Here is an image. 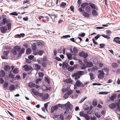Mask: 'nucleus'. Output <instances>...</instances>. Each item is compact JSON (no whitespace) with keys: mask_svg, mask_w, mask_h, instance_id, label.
<instances>
[{"mask_svg":"<svg viewBox=\"0 0 120 120\" xmlns=\"http://www.w3.org/2000/svg\"><path fill=\"white\" fill-rule=\"evenodd\" d=\"M58 107L57 105L52 106L51 108L50 112L52 113L53 112L55 111L57 109Z\"/></svg>","mask_w":120,"mask_h":120,"instance_id":"4","label":"nucleus"},{"mask_svg":"<svg viewBox=\"0 0 120 120\" xmlns=\"http://www.w3.org/2000/svg\"><path fill=\"white\" fill-rule=\"evenodd\" d=\"M31 52V50L30 48H28L26 50V53L27 54H30Z\"/></svg>","mask_w":120,"mask_h":120,"instance_id":"23","label":"nucleus"},{"mask_svg":"<svg viewBox=\"0 0 120 120\" xmlns=\"http://www.w3.org/2000/svg\"><path fill=\"white\" fill-rule=\"evenodd\" d=\"M45 80L46 82H47L48 83H49L50 82L49 80V78L47 77H45Z\"/></svg>","mask_w":120,"mask_h":120,"instance_id":"47","label":"nucleus"},{"mask_svg":"<svg viewBox=\"0 0 120 120\" xmlns=\"http://www.w3.org/2000/svg\"><path fill=\"white\" fill-rule=\"evenodd\" d=\"M0 25L1 26L5 25V24L7 23L8 22V21L7 20L6 18H3L0 21Z\"/></svg>","mask_w":120,"mask_h":120,"instance_id":"3","label":"nucleus"},{"mask_svg":"<svg viewBox=\"0 0 120 120\" xmlns=\"http://www.w3.org/2000/svg\"><path fill=\"white\" fill-rule=\"evenodd\" d=\"M9 52L8 51H4L3 52V54L4 56L5 57H7Z\"/></svg>","mask_w":120,"mask_h":120,"instance_id":"34","label":"nucleus"},{"mask_svg":"<svg viewBox=\"0 0 120 120\" xmlns=\"http://www.w3.org/2000/svg\"><path fill=\"white\" fill-rule=\"evenodd\" d=\"M83 15L86 17H88L90 16V14L86 12H84L83 13Z\"/></svg>","mask_w":120,"mask_h":120,"instance_id":"25","label":"nucleus"},{"mask_svg":"<svg viewBox=\"0 0 120 120\" xmlns=\"http://www.w3.org/2000/svg\"><path fill=\"white\" fill-rule=\"evenodd\" d=\"M90 79L91 80H93L94 79V75L93 73H91L90 74Z\"/></svg>","mask_w":120,"mask_h":120,"instance_id":"42","label":"nucleus"},{"mask_svg":"<svg viewBox=\"0 0 120 120\" xmlns=\"http://www.w3.org/2000/svg\"><path fill=\"white\" fill-rule=\"evenodd\" d=\"M1 32L2 33H5L7 30V28L5 26L1 27L0 28Z\"/></svg>","mask_w":120,"mask_h":120,"instance_id":"9","label":"nucleus"},{"mask_svg":"<svg viewBox=\"0 0 120 120\" xmlns=\"http://www.w3.org/2000/svg\"><path fill=\"white\" fill-rule=\"evenodd\" d=\"M93 64L92 62H87L86 64V66L88 67H90L93 66Z\"/></svg>","mask_w":120,"mask_h":120,"instance_id":"20","label":"nucleus"},{"mask_svg":"<svg viewBox=\"0 0 120 120\" xmlns=\"http://www.w3.org/2000/svg\"><path fill=\"white\" fill-rule=\"evenodd\" d=\"M101 36H102L103 37L105 38H107V39H110V37L109 36H108L106 35H101Z\"/></svg>","mask_w":120,"mask_h":120,"instance_id":"53","label":"nucleus"},{"mask_svg":"<svg viewBox=\"0 0 120 120\" xmlns=\"http://www.w3.org/2000/svg\"><path fill=\"white\" fill-rule=\"evenodd\" d=\"M67 55L68 59L71 60L72 59V55L71 53H67Z\"/></svg>","mask_w":120,"mask_h":120,"instance_id":"24","label":"nucleus"},{"mask_svg":"<svg viewBox=\"0 0 120 120\" xmlns=\"http://www.w3.org/2000/svg\"><path fill=\"white\" fill-rule=\"evenodd\" d=\"M44 17L43 16H39V19L41 21H43L44 20Z\"/></svg>","mask_w":120,"mask_h":120,"instance_id":"49","label":"nucleus"},{"mask_svg":"<svg viewBox=\"0 0 120 120\" xmlns=\"http://www.w3.org/2000/svg\"><path fill=\"white\" fill-rule=\"evenodd\" d=\"M41 79L40 78H38L36 81V84H38L41 81Z\"/></svg>","mask_w":120,"mask_h":120,"instance_id":"45","label":"nucleus"},{"mask_svg":"<svg viewBox=\"0 0 120 120\" xmlns=\"http://www.w3.org/2000/svg\"><path fill=\"white\" fill-rule=\"evenodd\" d=\"M85 9L86 11L88 13L90 12L91 11V8L89 6L86 7Z\"/></svg>","mask_w":120,"mask_h":120,"instance_id":"16","label":"nucleus"},{"mask_svg":"<svg viewBox=\"0 0 120 120\" xmlns=\"http://www.w3.org/2000/svg\"><path fill=\"white\" fill-rule=\"evenodd\" d=\"M85 35V34L84 33H82L81 34H79V36H80L82 37H84Z\"/></svg>","mask_w":120,"mask_h":120,"instance_id":"59","label":"nucleus"},{"mask_svg":"<svg viewBox=\"0 0 120 120\" xmlns=\"http://www.w3.org/2000/svg\"><path fill=\"white\" fill-rule=\"evenodd\" d=\"M48 15L51 17L53 20V19H55V18H56L57 17V15L53 14V15H52L50 14H49Z\"/></svg>","mask_w":120,"mask_h":120,"instance_id":"15","label":"nucleus"},{"mask_svg":"<svg viewBox=\"0 0 120 120\" xmlns=\"http://www.w3.org/2000/svg\"><path fill=\"white\" fill-rule=\"evenodd\" d=\"M49 97V95L48 93H46L43 95L42 97V99L43 100H46Z\"/></svg>","mask_w":120,"mask_h":120,"instance_id":"11","label":"nucleus"},{"mask_svg":"<svg viewBox=\"0 0 120 120\" xmlns=\"http://www.w3.org/2000/svg\"><path fill=\"white\" fill-rule=\"evenodd\" d=\"M39 77H42L44 75L43 73L42 72H39Z\"/></svg>","mask_w":120,"mask_h":120,"instance_id":"48","label":"nucleus"},{"mask_svg":"<svg viewBox=\"0 0 120 120\" xmlns=\"http://www.w3.org/2000/svg\"><path fill=\"white\" fill-rule=\"evenodd\" d=\"M92 13L94 16L98 14V13L97 11L94 9L93 10Z\"/></svg>","mask_w":120,"mask_h":120,"instance_id":"31","label":"nucleus"},{"mask_svg":"<svg viewBox=\"0 0 120 120\" xmlns=\"http://www.w3.org/2000/svg\"><path fill=\"white\" fill-rule=\"evenodd\" d=\"M120 40V38L119 37H117L114 38L113 41L115 42L116 43L118 44L119 40Z\"/></svg>","mask_w":120,"mask_h":120,"instance_id":"18","label":"nucleus"},{"mask_svg":"<svg viewBox=\"0 0 120 120\" xmlns=\"http://www.w3.org/2000/svg\"><path fill=\"white\" fill-rule=\"evenodd\" d=\"M73 93V91L72 90L68 91L67 92V94L68 95H70Z\"/></svg>","mask_w":120,"mask_h":120,"instance_id":"56","label":"nucleus"},{"mask_svg":"<svg viewBox=\"0 0 120 120\" xmlns=\"http://www.w3.org/2000/svg\"><path fill=\"white\" fill-rule=\"evenodd\" d=\"M43 93H38V96L40 97L42 99V97H43Z\"/></svg>","mask_w":120,"mask_h":120,"instance_id":"60","label":"nucleus"},{"mask_svg":"<svg viewBox=\"0 0 120 120\" xmlns=\"http://www.w3.org/2000/svg\"><path fill=\"white\" fill-rule=\"evenodd\" d=\"M112 67L114 69H115L118 67V65L116 63H113L111 64Z\"/></svg>","mask_w":120,"mask_h":120,"instance_id":"17","label":"nucleus"},{"mask_svg":"<svg viewBox=\"0 0 120 120\" xmlns=\"http://www.w3.org/2000/svg\"><path fill=\"white\" fill-rule=\"evenodd\" d=\"M87 98V97H86L84 98H82L81 100L80 101L79 103H81L83 102Z\"/></svg>","mask_w":120,"mask_h":120,"instance_id":"52","label":"nucleus"},{"mask_svg":"<svg viewBox=\"0 0 120 120\" xmlns=\"http://www.w3.org/2000/svg\"><path fill=\"white\" fill-rule=\"evenodd\" d=\"M0 74L1 75V76L0 75V77H4L5 76V72L3 70H1L0 71Z\"/></svg>","mask_w":120,"mask_h":120,"instance_id":"21","label":"nucleus"},{"mask_svg":"<svg viewBox=\"0 0 120 120\" xmlns=\"http://www.w3.org/2000/svg\"><path fill=\"white\" fill-rule=\"evenodd\" d=\"M70 8L71 10L73 12H74V7L73 6H71Z\"/></svg>","mask_w":120,"mask_h":120,"instance_id":"61","label":"nucleus"},{"mask_svg":"<svg viewBox=\"0 0 120 120\" xmlns=\"http://www.w3.org/2000/svg\"><path fill=\"white\" fill-rule=\"evenodd\" d=\"M73 51L74 52L75 54L77 53L78 52V49L75 47H74L73 48Z\"/></svg>","mask_w":120,"mask_h":120,"instance_id":"37","label":"nucleus"},{"mask_svg":"<svg viewBox=\"0 0 120 120\" xmlns=\"http://www.w3.org/2000/svg\"><path fill=\"white\" fill-rule=\"evenodd\" d=\"M23 67L25 68V70L26 71H29L30 70H31L32 68V67L31 66H29L27 64H26Z\"/></svg>","mask_w":120,"mask_h":120,"instance_id":"7","label":"nucleus"},{"mask_svg":"<svg viewBox=\"0 0 120 120\" xmlns=\"http://www.w3.org/2000/svg\"><path fill=\"white\" fill-rule=\"evenodd\" d=\"M66 5V3L62 2L60 5V7H62L63 8H65Z\"/></svg>","mask_w":120,"mask_h":120,"instance_id":"27","label":"nucleus"},{"mask_svg":"<svg viewBox=\"0 0 120 120\" xmlns=\"http://www.w3.org/2000/svg\"><path fill=\"white\" fill-rule=\"evenodd\" d=\"M89 4L91 8L93 9H95L96 10L98 9V8L96 7V5L94 4L91 2H90Z\"/></svg>","mask_w":120,"mask_h":120,"instance_id":"8","label":"nucleus"},{"mask_svg":"<svg viewBox=\"0 0 120 120\" xmlns=\"http://www.w3.org/2000/svg\"><path fill=\"white\" fill-rule=\"evenodd\" d=\"M44 52V51L43 50H39L38 52V54L40 56H41L43 54Z\"/></svg>","mask_w":120,"mask_h":120,"instance_id":"38","label":"nucleus"},{"mask_svg":"<svg viewBox=\"0 0 120 120\" xmlns=\"http://www.w3.org/2000/svg\"><path fill=\"white\" fill-rule=\"evenodd\" d=\"M30 88H32L35 87V84L34 83L32 82H30L28 84Z\"/></svg>","mask_w":120,"mask_h":120,"instance_id":"14","label":"nucleus"},{"mask_svg":"<svg viewBox=\"0 0 120 120\" xmlns=\"http://www.w3.org/2000/svg\"><path fill=\"white\" fill-rule=\"evenodd\" d=\"M65 107H67L70 109L71 110L72 109V105L71 104H70V102L69 101H68L67 103L65 104Z\"/></svg>","mask_w":120,"mask_h":120,"instance_id":"6","label":"nucleus"},{"mask_svg":"<svg viewBox=\"0 0 120 120\" xmlns=\"http://www.w3.org/2000/svg\"><path fill=\"white\" fill-rule=\"evenodd\" d=\"M57 117L60 116L59 118L61 120H63L64 118V116L63 114H61L60 115H58Z\"/></svg>","mask_w":120,"mask_h":120,"instance_id":"44","label":"nucleus"},{"mask_svg":"<svg viewBox=\"0 0 120 120\" xmlns=\"http://www.w3.org/2000/svg\"><path fill=\"white\" fill-rule=\"evenodd\" d=\"M18 72L19 71L17 68L14 69L13 71V72L14 73L16 74L18 73Z\"/></svg>","mask_w":120,"mask_h":120,"instance_id":"41","label":"nucleus"},{"mask_svg":"<svg viewBox=\"0 0 120 120\" xmlns=\"http://www.w3.org/2000/svg\"><path fill=\"white\" fill-rule=\"evenodd\" d=\"M99 45L100 46V48H102L105 46V45L104 44H101Z\"/></svg>","mask_w":120,"mask_h":120,"instance_id":"58","label":"nucleus"},{"mask_svg":"<svg viewBox=\"0 0 120 120\" xmlns=\"http://www.w3.org/2000/svg\"><path fill=\"white\" fill-rule=\"evenodd\" d=\"M9 89L10 91H12L15 89V87L14 85L11 84L9 86Z\"/></svg>","mask_w":120,"mask_h":120,"instance_id":"19","label":"nucleus"},{"mask_svg":"<svg viewBox=\"0 0 120 120\" xmlns=\"http://www.w3.org/2000/svg\"><path fill=\"white\" fill-rule=\"evenodd\" d=\"M47 65L46 63L45 62H43L42 64V67H46V65Z\"/></svg>","mask_w":120,"mask_h":120,"instance_id":"62","label":"nucleus"},{"mask_svg":"<svg viewBox=\"0 0 120 120\" xmlns=\"http://www.w3.org/2000/svg\"><path fill=\"white\" fill-rule=\"evenodd\" d=\"M18 13L15 12H12L11 13V15H13L17 16L18 15Z\"/></svg>","mask_w":120,"mask_h":120,"instance_id":"54","label":"nucleus"},{"mask_svg":"<svg viewBox=\"0 0 120 120\" xmlns=\"http://www.w3.org/2000/svg\"><path fill=\"white\" fill-rule=\"evenodd\" d=\"M96 118L95 116H91L90 117L91 120H95Z\"/></svg>","mask_w":120,"mask_h":120,"instance_id":"64","label":"nucleus"},{"mask_svg":"<svg viewBox=\"0 0 120 120\" xmlns=\"http://www.w3.org/2000/svg\"><path fill=\"white\" fill-rule=\"evenodd\" d=\"M81 86L83 87H84V85L80 80H78L76 82L74 85V89L75 90L77 89L79 87Z\"/></svg>","mask_w":120,"mask_h":120,"instance_id":"2","label":"nucleus"},{"mask_svg":"<svg viewBox=\"0 0 120 120\" xmlns=\"http://www.w3.org/2000/svg\"><path fill=\"white\" fill-rule=\"evenodd\" d=\"M34 57V56L32 55H30L28 57L29 59L30 60H32Z\"/></svg>","mask_w":120,"mask_h":120,"instance_id":"51","label":"nucleus"},{"mask_svg":"<svg viewBox=\"0 0 120 120\" xmlns=\"http://www.w3.org/2000/svg\"><path fill=\"white\" fill-rule=\"evenodd\" d=\"M8 82H5L3 85V87L5 89H7L8 85Z\"/></svg>","mask_w":120,"mask_h":120,"instance_id":"28","label":"nucleus"},{"mask_svg":"<svg viewBox=\"0 0 120 120\" xmlns=\"http://www.w3.org/2000/svg\"><path fill=\"white\" fill-rule=\"evenodd\" d=\"M105 73L103 71L101 72V73L98 74V78L99 79H101L104 77Z\"/></svg>","mask_w":120,"mask_h":120,"instance_id":"13","label":"nucleus"},{"mask_svg":"<svg viewBox=\"0 0 120 120\" xmlns=\"http://www.w3.org/2000/svg\"><path fill=\"white\" fill-rule=\"evenodd\" d=\"M97 102L96 100L93 101V105L94 106H96L97 105Z\"/></svg>","mask_w":120,"mask_h":120,"instance_id":"35","label":"nucleus"},{"mask_svg":"<svg viewBox=\"0 0 120 120\" xmlns=\"http://www.w3.org/2000/svg\"><path fill=\"white\" fill-rule=\"evenodd\" d=\"M25 48H22V49L20 52L22 54L24 53L25 52Z\"/></svg>","mask_w":120,"mask_h":120,"instance_id":"57","label":"nucleus"},{"mask_svg":"<svg viewBox=\"0 0 120 120\" xmlns=\"http://www.w3.org/2000/svg\"><path fill=\"white\" fill-rule=\"evenodd\" d=\"M70 36L69 35H64L62 36V38H67L70 37Z\"/></svg>","mask_w":120,"mask_h":120,"instance_id":"55","label":"nucleus"},{"mask_svg":"<svg viewBox=\"0 0 120 120\" xmlns=\"http://www.w3.org/2000/svg\"><path fill=\"white\" fill-rule=\"evenodd\" d=\"M15 49L16 50H17L18 52L20 51L21 49L20 46H15Z\"/></svg>","mask_w":120,"mask_h":120,"instance_id":"33","label":"nucleus"},{"mask_svg":"<svg viewBox=\"0 0 120 120\" xmlns=\"http://www.w3.org/2000/svg\"><path fill=\"white\" fill-rule=\"evenodd\" d=\"M4 82V80L1 78H0V83L1 84H3Z\"/></svg>","mask_w":120,"mask_h":120,"instance_id":"63","label":"nucleus"},{"mask_svg":"<svg viewBox=\"0 0 120 120\" xmlns=\"http://www.w3.org/2000/svg\"><path fill=\"white\" fill-rule=\"evenodd\" d=\"M17 35L19 38H20L21 37H23L25 36V34L24 33H21L20 34H17Z\"/></svg>","mask_w":120,"mask_h":120,"instance_id":"39","label":"nucleus"},{"mask_svg":"<svg viewBox=\"0 0 120 120\" xmlns=\"http://www.w3.org/2000/svg\"><path fill=\"white\" fill-rule=\"evenodd\" d=\"M84 112L83 111H81L79 112V115L80 116L84 117Z\"/></svg>","mask_w":120,"mask_h":120,"instance_id":"46","label":"nucleus"},{"mask_svg":"<svg viewBox=\"0 0 120 120\" xmlns=\"http://www.w3.org/2000/svg\"><path fill=\"white\" fill-rule=\"evenodd\" d=\"M74 69V68L72 66H70L68 68V70L70 71H72Z\"/></svg>","mask_w":120,"mask_h":120,"instance_id":"29","label":"nucleus"},{"mask_svg":"<svg viewBox=\"0 0 120 120\" xmlns=\"http://www.w3.org/2000/svg\"><path fill=\"white\" fill-rule=\"evenodd\" d=\"M85 73V71H78L72 75V77H75L74 79L76 81L78 80V79L80 77V75H84Z\"/></svg>","mask_w":120,"mask_h":120,"instance_id":"1","label":"nucleus"},{"mask_svg":"<svg viewBox=\"0 0 120 120\" xmlns=\"http://www.w3.org/2000/svg\"><path fill=\"white\" fill-rule=\"evenodd\" d=\"M11 24L10 23H9L7 24V26L8 27V30H10L11 28Z\"/></svg>","mask_w":120,"mask_h":120,"instance_id":"50","label":"nucleus"},{"mask_svg":"<svg viewBox=\"0 0 120 120\" xmlns=\"http://www.w3.org/2000/svg\"><path fill=\"white\" fill-rule=\"evenodd\" d=\"M79 55L81 57H84V58H85L88 56V54L87 53H85L84 52L82 51L79 53Z\"/></svg>","mask_w":120,"mask_h":120,"instance_id":"5","label":"nucleus"},{"mask_svg":"<svg viewBox=\"0 0 120 120\" xmlns=\"http://www.w3.org/2000/svg\"><path fill=\"white\" fill-rule=\"evenodd\" d=\"M83 117H84L86 120H90V116L86 114H84V116Z\"/></svg>","mask_w":120,"mask_h":120,"instance_id":"26","label":"nucleus"},{"mask_svg":"<svg viewBox=\"0 0 120 120\" xmlns=\"http://www.w3.org/2000/svg\"><path fill=\"white\" fill-rule=\"evenodd\" d=\"M106 34L108 36H110L112 33L111 31L109 30H108L106 31Z\"/></svg>","mask_w":120,"mask_h":120,"instance_id":"40","label":"nucleus"},{"mask_svg":"<svg viewBox=\"0 0 120 120\" xmlns=\"http://www.w3.org/2000/svg\"><path fill=\"white\" fill-rule=\"evenodd\" d=\"M116 105L115 103H112L110 104L109 106V107L111 109H113L116 108Z\"/></svg>","mask_w":120,"mask_h":120,"instance_id":"10","label":"nucleus"},{"mask_svg":"<svg viewBox=\"0 0 120 120\" xmlns=\"http://www.w3.org/2000/svg\"><path fill=\"white\" fill-rule=\"evenodd\" d=\"M11 67L9 65H5L4 67V69L6 71H8L10 69Z\"/></svg>","mask_w":120,"mask_h":120,"instance_id":"12","label":"nucleus"},{"mask_svg":"<svg viewBox=\"0 0 120 120\" xmlns=\"http://www.w3.org/2000/svg\"><path fill=\"white\" fill-rule=\"evenodd\" d=\"M58 107H60L61 109H64V108L65 105L63 104H58L57 105Z\"/></svg>","mask_w":120,"mask_h":120,"instance_id":"32","label":"nucleus"},{"mask_svg":"<svg viewBox=\"0 0 120 120\" xmlns=\"http://www.w3.org/2000/svg\"><path fill=\"white\" fill-rule=\"evenodd\" d=\"M35 66L36 68L38 70H39L41 68V66L37 64H35Z\"/></svg>","mask_w":120,"mask_h":120,"instance_id":"43","label":"nucleus"},{"mask_svg":"<svg viewBox=\"0 0 120 120\" xmlns=\"http://www.w3.org/2000/svg\"><path fill=\"white\" fill-rule=\"evenodd\" d=\"M11 73L9 74L8 75V76L9 78H14V77L15 75H14L13 74L11 73Z\"/></svg>","mask_w":120,"mask_h":120,"instance_id":"30","label":"nucleus"},{"mask_svg":"<svg viewBox=\"0 0 120 120\" xmlns=\"http://www.w3.org/2000/svg\"><path fill=\"white\" fill-rule=\"evenodd\" d=\"M11 52L13 55H15L17 54V52L15 49H12L11 50Z\"/></svg>","mask_w":120,"mask_h":120,"instance_id":"36","label":"nucleus"},{"mask_svg":"<svg viewBox=\"0 0 120 120\" xmlns=\"http://www.w3.org/2000/svg\"><path fill=\"white\" fill-rule=\"evenodd\" d=\"M88 5V3H85L82 4L81 6L82 8L84 9L86 6H87Z\"/></svg>","mask_w":120,"mask_h":120,"instance_id":"22","label":"nucleus"}]
</instances>
